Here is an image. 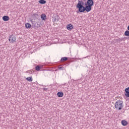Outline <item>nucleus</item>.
<instances>
[{
  "mask_svg": "<svg viewBox=\"0 0 129 129\" xmlns=\"http://www.w3.org/2000/svg\"><path fill=\"white\" fill-rule=\"evenodd\" d=\"M84 5V2L83 1H78V3L77 4L76 7L77 9H79V12H80V13H84L85 11L88 13L89 12H90L91 10H92V6Z\"/></svg>",
  "mask_w": 129,
  "mask_h": 129,
  "instance_id": "obj_1",
  "label": "nucleus"
},
{
  "mask_svg": "<svg viewBox=\"0 0 129 129\" xmlns=\"http://www.w3.org/2000/svg\"><path fill=\"white\" fill-rule=\"evenodd\" d=\"M123 107V102L121 100H117L115 103V108L118 110H121Z\"/></svg>",
  "mask_w": 129,
  "mask_h": 129,
  "instance_id": "obj_2",
  "label": "nucleus"
},
{
  "mask_svg": "<svg viewBox=\"0 0 129 129\" xmlns=\"http://www.w3.org/2000/svg\"><path fill=\"white\" fill-rule=\"evenodd\" d=\"M9 41L10 43H15L16 41H17V37L12 35L9 37Z\"/></svg>",
  "mask_w": 129,
  "mask_h": 129,
  "instance_id": "obj_3",
  "label": "nucleus"
},
{
  "mask_svg": "<svg viewBox=\"0 0 129 129\" xmlns=\"http://www.w3.org/2000/svg\"><path fill=\"white\" fill-rule=\"evenodd\" d=\"M32 23V27H34L35 29H38L40 27V25L36 21H33L32 20L30 21Z\"/></svg>",
  "mask_w": 129,
  "mask_h": 129,
  "instance_id": "obj_4",
  "label": "nucleus"
},
{
  "mask_svg": "<svg viewBox=\"0 0 129 129\" xmlns=\"http://www.w3.org/2000/svg\"><path fill=\"white\" fill-rule=\"evenodd\" d=\"M86 5L92 7L94 5V2L93 0H87V2L85 3L84 6H86Z\"/></svg>",
  "mask_w": 129,
  "mask_h": 129,
  "instance_id": "obj_5",
  "label": "nucleus"
},
{
  "mask_svg": "<svg viewBox=\"0 0 129 129\" xmlns=\"http://www.w3.org/2000/svg\"><path fill=\"white\" fill-rule=\"evenodd\" d=\"M124 96L129 98V87L125 89Z\"/></svg>",
  "mask_w": 129,
  "mask_h": 129,
  "instance_id": "obj_6",
  "label": "nucleus"
},
{
  "mask_svg": "<svg viewBox=\"0 0 129 129\" xmlns=\"http://www.w3.org/2000/svg\"><path fill=\"white\" fill-rule=\"evenodd\" d=\"M41 19L43 21H46L47 20V16H46V14H42L41 15Z\"/></svg>",
  "mask_w": 129,
  "mask_h": 129,
  "instance_id": "obj_7",
  "label": "nucleus"
},
{
  "mask_svg": "<svg viewBox=\"0 0 129 129\" xmlns=\"http://www.w3.org/2000/svg\"><path fill=\"white\" fill-rule=\"evenodd\" d=\"M3 20L5 22H8V21L10 20V17L8 16H4L3 17Z\"/></svg>",
  "mask_w": 129,
  "mask_h": 129,
  "instance_id": "obj_8",
  "label": "nucleus"
},
{
  "mask_svg": "<svg viewBox=\"0 0 129 129\" xmlns=\"http://www.w3.org/2000/svg\"><path fill=\"white\" fill-rule=\"evenodd\" d=\"M57 95L58 97H63L64 96V93L63 92H58L57 93Z\"/></svg>",
  "mask_w": 129,
  "mask_h": 129,
  "instance_id": "obj_9",
  "label": "nucleus"
},
{
  "mask_svg": "<svg viewBox=\"0 0 129 129\" xmlns=\"http://www.w3.org/2000/svg\"><path fill=\"white\" fill-rule=\"evenodd\" d=\"M67 29H68V30H70V31H71V30L73 29V25H72V24L68 25L67 26Z\"/></svg>",
  "mask_w": 129,
  "mask_h": 129,
  "instance_id": "obj_10",
  "label": "nucleus"
},
{
  "mask_svg": "<svg viewBox=\"0 0 129 129\" xmlns=\"http://www.w3.org/2000/svg\"><path fill=\"white\" fill-rule=\"evenodd\" d=\"M121 124L123 125V126H125V125H127V121L125 120H123L121 121Z\"/></svg>",
  "mask_w": 129,
  "mask_h": 129,
  "instance_id": "obj_11",
  "label": "nucleus"
},
{
  "mask_svg": "<svg viewBox=\"0 0 129 129\" xmlns=\"http://www.w3.org/2000/svg\"><path fill=\"white\" fill-rule=\"evenodd\" d=\"M25 27L27 28V29H31L32 25H31L30 23H28L25 24Z\"/></svg>",
  "mask_w": 129,
  "mask_h": 129,
  "instance_id": "obj_12",
  "label": "nucleus"
},
{
  "mask_svg": "<svg viewBox=\"0 0 129 129\" xmlns=\"http://www.w3.org/2000/svg\"><path fill=\"white\" fill-rule=\"evenodd\" d=\"M39 4H40L41 5H45V4H46V2L45 0H40L39 1Z\"/></svg>",
  "mask_w": 129,
  "mask_h": 129,
  "instance_id": "obj_13",
  "label": "nucleus"
},
{
  "mask_svg": "<svg viewBox=\"0 0 129 129\" xmlns=\"http://www.w3.org/2000/svg\"><path fill=\"white\" fill-rule=\"evenodd\" d=\"M67 60H68V57H64L61 58L60 61L61 62H64V61H67Z\"/></svg>",
  "mask_w": 129,
  "mask_h": 129,
  "instance_id": "obj_14",
  "label": "nucleus"
},
{
  "mask_svg": "<svg viewBox=\"0 0 129 129\" xmlns=\"http://www.w3.org/2000/svg\"><path fill=\"white\" fill-rule=\"evenodd\" d=\"M26 80H27V81H29L30 82H32V81H33V79H32V77H29L26 78Z\"/></svg>",
  "mask_w": 129,
  "mask_h": 129,
  "instance_id": "obj_15",
  "label": "nucleus"
},
{
  "mask_svg": "<svg viewBox=\"0 0 129 129\" xmlns=\"http://www.w3.org/2000/svg\"><path fill=\"white\" fill-rule=\"evenodd\" d=\"M40 70H41V67H40L39 66H37L35 67V70H36V71H40Z\"/></svg>",
  "mask_w": 129,
  "mask_h": 129,
  "instance_id": "obj_16",
  "label": "nucleus"
},
{
  "mask_svg": "<svg viewBox=\"0 0 129 129\" xmlns=\"http://www.w3.org/2000/svg\"><path fill=\"white\" fill-rule=\"evenodd\" d=\"M124 35L125 36H126L127 37H128L129 36V31L128 30H126V31H125Z\"/></svg>",
  "mask_w": 129,
  "mask_h": 129,
  "instance_id": "obj_17",
  "label": "nucleus"
},
{
  "mask_svg": "<svg viewBox=\"0 0 129 129\" xmlns=\"http://www.w3.org/2000/svg\"><path fill=\"white\" fill-rule=\"evenodd\" d=\"M39 16V15L37 14H34L32 16V17H33L34 18H38V17Z\"/></svg>",
  "mask_w": 129,
  "mask_h": 129,
  "instance_id": "obj_18",
  "label": "nucleus"
},
{
  "mask_svg": "<svg viewBox=\"0 0 129 129\" xmlns=\"http://www.w3.org/2000/svg\"><path fill=\"white\" fill-rule=\"evenodd\" d=\"M58 69H60V70H64V68L62 67H58Z\"/></svg>",
  "mask_w": 129,
  "mask_h": 129,
  "instance_id": "obj_19",
  "label": "nucleus"
},
{
  "mask_svg": "<svg viewBox=\"0 0 129 129\" xmlns=\"http://www.w3.org/2000/svg\"><path fill=\"white\" fill-rule=\"evenodd\" d=\"M56 21H57V19L53 18V22H56Z\"/></svg>",
  "mask_w": 129,
  "mask_h": 129,
  "instance_id": "obj_20",
  "label": "nucleus"
},
{
  "mask_svg": "<svg viewBox=\"0 0 129 129\" xmlns=\"http://www.w3.org/2000/svg\"><path fill=\"white\" fill-rule=\"evenodd\" d=\"M47 89L46 88H44L43 89V90H44V91H47Z\"/></svg>",
  "mask_w": 129,
  "mask_h": 129,
  "instance_id": "obj_21",
  "label": "nucleus"
},
{
  "mask_svg": "<svg viewBox=\"0 0 129 129\" xmlns=\"http://www.w3.org/2000/svg\"><path fill=\"white\" fill-rule=\"evenodd\" d=\"M127 30L129 31V25L127 27Z\"/></svg>",
  "mask_w": 129,
  "mask_h": 129,
  "instance_id": "obj_22",
  "label": "nucleus"
},
{
  "mask_svg": "<svg viewBox=\"0 0 129 129\" xmlns=\"http://www.w3.org/2000/svg\"><path fill=\"white\" fill-rule=\"evenodd\" d=\"M79 2H82V0H80L79 1Z\"/></svg>",
  "mask_w": 129,
  "mask_h": 129,
  "instance_id": "obj_23",
  "label": "nucleus"
}]
</instances>
